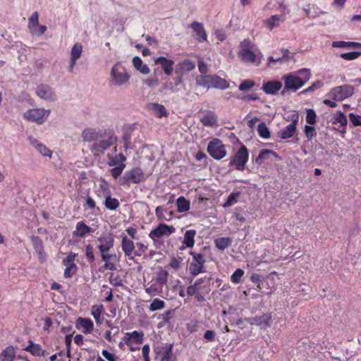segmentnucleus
I'll list each match as a JSON object with an SVG mask.
<instances>
[{"instance_id":"f03ea898","label":"nucleus","mask_w":361,"mask_h":361,"mask_svg":"<svg viewBox=\"0 0 361 361\" xmlns=\"http://www.w3.org/2000/svg\"><path fill=\"white\" fill-rule=\"evenodd\" d=\"M297 73L300 75V76L291 73L283 77V80H284V90L282 91L283 94L286 90L296 92L302 87L311 77L310 71L307 68L300 69Z\"/></svg>"},{"instance_id":"0e129e2a","label":"nucleus","mask_w":361,"mask_h":361,"mask_svg":"<svg viewBox=\"0 0 361 361\" xmlns=\"http://www.w3.org/2000/svg\"><path fill=\"white\" fill-rule=\"evenodd\" d=\"M250 280L252 283L257 284L258 288H261L262 283V277L258 274H252Z\"/></svg>"},{"instance_id":"393cba45","label":"nucleus","mask_w":361,"mask_h":361,"mask_svg":"<svg viewBox=\"0 0 361 361\" xmlns=\"http://www.w3.org/2000/svg\"><path fill=\"white\" fill-rule=\"evenodd\" d=\"M297 121L293 120L291 123L281 129L279 132V136L281 139H287L291 137L296 130Z\"/></svg>"},{"instance_id":"412c9836","label":"nucleus","mask_w":361,"mask_h":361,"mask_svg":"<svg viewBox=\"0 0 361 361\" xmlns=\"http://www.w3.org/2000/svg\"><path fill=\"white\" fill-rule=\"evenodd\" d=\"M282 87V82L278 80H272L264 82L262 90L268 94H276Z\"/></svg>"},{"instance_id":"ddd939ff","label":"nucleus","mask_w":361,"mask_h":361,"mask_svg":"<svg viewBox=\"0 0 361 361\" xmlns=\"http://www.w3.org/2000/svg\"><path fill=\"white\" fill-rule=\"evenodd\" d=\"M36 94L45 101L53 102L56 100V94L54 89L46 84H40L35 90Z\"/></svg>"},{"instance_id":"dca6fc26","label":"nucleus","mask_w":361,"mask_h":361,"mask_svg":"<svg viewBox=\"0 0 361 361\" xmlns=\"http://www.w3.org/2000/svg\"><path fill=\"white\" fill-rule=\"evenodd\" d=\"M97 245L100 252H107L114 246V238L111 235H102L97 238Z\"/></svg>"},{"instance_id":"49530a36","label":"nucleus","mask_w":361,"mask_h":361,"mask_svg":"<svg viewBox=\"0 0 361 361\" xmlns=\"http://www.w3.org/2000/svg\"><path fill=\"white\" fill-rule=\"evenodd\" d=\"M214 243L218 249L224 250L231 245V239L230 238H219L214 240Z\"/></svg>"},{"instance_id":"052dcab7","label":"nucleus","mask_w":361,"mask_h":361,"mask_svg":"<svg viewBox=\"0 0 361 361\" xmlns=\"http://www.w3.org/2000/svg\"><path fill=\"white\" fill-rule=\"evenodd\" d=\"M240 49H253L256 51L257 47L249 39H246L240 42Z\"/></svg>"},{"instance_id":"4c0bfd02","label":"nucleus","mask_w":361,"mask_h":361,"mask_svg":"<svg viewBox=\"0 0 361 361\" xmlns=\"http://www.w3.org/2000/svg\"><path fill=\"white\" fill-rule=\"evenodd\" d=\"M150 109L158 118L167 116L166 109L162 104L152 103L150 104Z\"/></svg>"},{"instance_id":"72a5a7b5","label":"nucleus","mask_w":361,"mask_h":361,"mask_svg":"<svg viewBox=\"0 0 361 361\" xmlns=\"http://www.w3.org/2000/svg\"><path fill=\"white\" fill-rule=\"evenodd\" d=\"M16 357V351L13 346H8L0 354V361H13Z\"/></svg>"},{"instance_id":"423d86ee","label":"nucleus","mask_w":361,"mask_h":361,"mask_svg":"<svg viewBox=\"0 0 361 361\" xmlns=\"http://www.w3.org/2000/svg\"><path fill=\"white\" fill-rule=\"evenodd\" d=\"M354 93V87L350 85H343L332 88L328 96L333 100L342 101L351 97Z\"/></svg>"},{"instance_id":"338daca9","label":"nucleus","mask_w":361,"mask_h":361,"mask_svg":"<svg viewBox=\"0 0 361 361\" xmlns=\"http://www.w3.org/2000/svg\"><path fill=\"white\" fill-rule=\"evenodd\" d=\"M216 337V332L212 330H207L204 332V338L209 342H212L214 341Z\"/></svg>"},{"instance_id":"69168bd1","label":"nucleus","mask_w":361,"mask_h":361,"mask_svg":"<svg viewBox=\"0 0 361 361\" xmlns=\"http://www.w3.org/2000/svg\"><path fill=\"white\" fill-rule=\"evenodd\" d=\"M102 355L108 361H116L118 360V357L111 353H109L106 350H103L102 351Z\"/></svg>"},{"instance_id":"79ce46f5","label":"nucleus","mask_w":361,"mask_h":361,"mask_svg":"<svg viewBox=\"0 0 361 361\" xmlns=\"http://www.w3.org/2000/svg\"><path fill=\"white\" fill-rule=\"evenodd\" d=\"M271 155L276 156V153L271 150L263 149L262 150L258 157L256 158V163L259 165L262 164L264 160L268 159Z\"/></svg>"},{"instance_id":"2f4dec72","label":"nucleus","mask_w":361,"mask_h":361,"mask_svg":"<svg viewBox=\"0 0 361 361\" xmlns=\"http://www.w3.org/2000/svg\"><path fill=\"white\" fill-rule=\"evenodd\" d=\"M133 64L136 70L141 73L147 75L149 73V68L147 64H144L142 59L139 56H135L133 59Z\"/></svg>"},{"instance_id":"e2e57ef3","label":"nucleus","mask_w":361,"mask_h":361,"mask_svg":"<svg viewBox=\"0 0 361 361\" xmlns=\"http://www.w3.org/2000/svg\"><path fill=\"white\" fill-rule=\"evenodd\" d=\"M349 118L354 126H361V116L354 113L349 114Z\"/></svg>"},{"instance_id":"774afa93","label":"nucleus","mask_w":361,"mask_h":361,"mask_svg":"<svg viewBox=\"0 0 361 361\" xmlns=\"http://www.w3.org/2000/svg\"><path fill=\"white\" fill-rule=\"evenodd\" d=\"M142 354L144 361H150L149 356V344H145L142 346Z\"/></svg>"},{"instance_id":"8fccbe9b","label":"nucleus","mask_w":361,"mask_h":361,"mask_svg":"<svg viewBox=\"0 0 361 361\" xmlns=\"http://www.w3.org/2000/svg\"><path fill=\"white\" fill-rule=\"evenodd\" d=\"M257 132L259 133V135L264 139H268L270 137L269 130L267 125L264 122L258 125Z\"/></svg>"},{"instance_id":"c03bdc74","label":"nucleus","mask_w":361,"mask_h":361,"mask_svg":"<svg viewBox=\"0 0 361 361\" xmlns=\"http://www.w3.org/2000/svg\"><path fill=\"white\" fill-rule=\"evenodd\" d=\"M195 67V63L191 60L186 59L178 64V69L182 72H190Z\"/></svg>"},{"instance_id":"0eeeda50","label":"nucleus","mask_w":361,"mask_h":361,"mask_svg":"<svg viewBox=\"0 0 361 361\" xmlns=\"http://www.w3.org/2000/svg\"><path fill=\"white\" fill-rule=\"evenodd\" d=\"M190 255L192 256V259L189 264V272L192 276L204 273L205 271L204 263L206 262L204 256L201 253H196L195 252H190Z\"/></svg>"},{"instance_id":"c85d7f7f","label":"nucleus","mask_w":361,"mask_h":361,"mask_svg":"<svg viewBox=\"0 0 361 361\" xmlns=\"http://www.w3.org/2000/svg\"><path fill=\"white\" fill-rule=\"evenodd\" d=\"M29 343L30 345L25 348L26 351L30 352L35 356L40 357L47 355L46 351L42 349L39 344L34 343L32 341H29Z\"/></svg>"},{"instance_id":"9d476101","label":"nucleus","mask_w":361,"mask_h":361,"mask_svg":"<svg viewBox=\"0 0 361 361\" xmlns=\"http://www.w3.org/2000/svg\"><path fill=\"white\" fill-rule=\"evenodd\" d=\"M249 154L245 145H243L235 153L233 159L230 161L229 165H235L238 171H243L245 164L248 161Z\"/></svg>"},{"instance_id":"9b49d317","label":"nucleus","mask_w":361,"mask_h":361,"mask_svg":"<svg viewBox=\"0 0 361 361\" xmlns=\"http://www.w3.org/2000/svg\"><path fill=\"white\" fill-rule=\"evenodd\" d=\"M239 56L241 60L245 63H254L259 66L262 60L263 55L257 48L256 51L253 49H240Z\"/></svg>"},{"instance_id":"f8f14e48","label":"nucleus","mask_w":361,"mask_h":361,"mask_svg":"<svg viewBox=\"0 0 361 361\" xmlns=\"http://www.w3.org/2000/svg\"><path fill=\"white\" fill-rule=\"evenodd\" d=\"M176 231L173 226H169L166 224H159L157 227L151 231L149 233V237L153 240L156 241L157 239L168 237Z\"/></svg>"},{"instance_id":"5701e85b","label":"nucleus","mask_w":361,"mask_h":361,"mask_svg":"<svg viewBox=\"0 0 361 361\" xmlns=\"http://www.w3.org/2000/svg\"><path fill=\"white\" fill-rule=\"evenodd\" d=\"M77 328H82V331L85 334L92 332L94 329L93 322L90 318L79 317L76 320Z\"/></svg>"},{"instance_id":"a211bd4d","label":"nucleus","mask_w":361,"mask_h":361,"mask_svg":"<svg viewBox=\"0 0 361 361\" xmlns=\"http://www.w3.org/2000/svg\"><path fill=\"white\" fill-rule=\"evenodd\" d=\"M156 65H159L166 75H170L173 71L174 61L164 56H159L154 60Z\"/></svg>"},{"instance_id":"ea45409f","label":"nucleus","mask_w":361,"mask_h":361,"mask_svg":"<svg viewBox=\"0 0 361 361\" xmlns=\"http://www.w3.org/2000/svg\"><path fill=\"white\" fill-rule=\"evenodd\" d=\"M168 276L169 273L166 270L160 269L156 273L155 281L163 287L167 283Z\"/></svg>"},{"instance_id":"6e6d98bb","label":"nucleus","mask_w":361,"mask_h":361,"mask_svg":"<svg viewBox=\"0 0 361 361\" xmlns=\"http://www.w3.org/2000/svg\"><path fill=\"white\" fill-rule=\"evenodd\" d=\"M244 274V271L241 269H237L231 276V280L234 283H238Z\"/></svg>"},{"instance_id":"c756f323","label":"nucleus","mask_w":361,"mask_h":361,"mask_svg":"<svg viewBox=\"0 0 361 361\" xmlns=\"http://www.w3.org/2000/svg\"><path fill=\"white\" fill-rule=\"evenodd\" d=\"M102 259L105 262L104 267L106 269L114 271L116 269V267L109 261L111 259H116L117 257L116 253L108 254L106 252L101 253Z\"/></svg>"},{"instance_id":"4d7b16f0","label":"nucleus","mask_w":361,"mask_h":361,"mask_svg":"<svg viewBox=\"0 0 361 361\" xmlns=\"http://www.w3.org/2000/svg\"><path fill=\"white\" fill-rule=\"evenodd\" d=\"M137 250L134 251L135 256H141L143 253H145L148 247L147 245L144 244L142 242H137L136 243Z\"/></svg>"},{"instance_id":"13d9d810","label":"nucleus","mask_w":361,"mask_h":361,"mask_svg":"<svg viewBox=\"0 0 361 361\" xmlns=\"http://www.w3.org/2000/svg\"><path fill=\"white\" fill-rule=\"evenodd\" d=\"M255 86V82L252 80H245L239 85L240 91H245Z\"/></svg>"},{"instance_id":"4468645a","label":"nucleus","mask_w":361,"mask_h":361,"mask_svg":"<svg viewBox=\"0 0 361 361\" xmlns=\"http://www.w3.org/2000/svg\"><path fill=\"white\" fill-rule=\"evenodd\" d=\"M123 178L126 183L137 184L145 181L147 179V176L140 168L136 167L127 171L124 174Z\"/></svg>"},{"instance_id":"f257e3e1","label":"nucleus","mask_w":361,"mask_h":361,"mask_svg":"<svg viewBox=\"0 0 361 361\" xmlns=\"http://www.w3.org/2000/svg\"><path fill=\"white\" fill-rule=\"evenodd\" d=\"M85 142H92L90 147L94 156L99 157L111 148L116 142V137L112 135H106L102 130L94 128H86L81 133Z\"/></svg>"},{"instance_id":"3c124183","label":"nucleus","mask_w":361,"mask_h":361,"mask_svg":"<svg viewBox=\"0 0 361 361\" xmlns=\"http://www.w3.org/2000/svg\"><path fill=\"white\" fill-rule=\"evenodd\" d=\"M240 195V192H232L231 193L226 201L223 204V207L226 208V207H229L232 205H233L234 204H235L237 202H238V198Z\"/></svg>"},{"instance_id":"7c9ffc66","label":"nucleus","mask_w":361,"mask_h":361,"mask_svg":"<svg viewBox=\"0 0 361 361\" xmlns=\"http://www.w3.org/2000/svg\"><path fill=\"white\" fill-rule=\"evenodd\" d=\"M91 228L86 225L83 221H79L76 224L75 230L73 234L75 237H84L86 234L90 233Z\"/></svg>"},{"instance_id":"f3484780","label":"nucleus","mask_w":361,"mask_h":361,"mask_svg":"<svg viewBox=\"0 0 361 361\" xmlns=\"http://www.w3.org/2000/svg\"><path fill=\"white\" fill-rule=\"evenodd\" d=\"M82 52V45L79 42L75 43L71 50V59L68 67V71L70 72H72L73 71V68L76 63V61L78 59L80 58Z\"/></svg>"},{"instance_id":"bb28decb","label":"nucleus","mask_w":361,"mask_h":361,"mask_svg":"<svg viewBox=\"0 0 361 361\" xmlns=\"http://www.w3.org/2000/svg\"><path fill=\"white\" fill-rule=\"evenodd\" d=\"M200 121L204 126L213 127L217 123V116L209 111L200 118Z\"/></svg>"},{"instance_id":"37998d69","label":"nucleus","mask_w":361,"mask_h":361,"mask_svg":"<svg viewBox=\"0 0 361 361\" xmlns=\"http://www.w3.org/2000/svg\"><path fill=\"white\" fill-rule=\"evenodd\" d=\"M178 211L179 212H185L190 209V202L184 197H180L176 200Z\"/></svg>"},{"instance_id":"6e6552de","label":"nucleus","mask_w":361,"mask_h":361,"mask_svg":"<svg viewBox=\"0 0 361 361\" xmlns=\"http://www.w3.org/2000/svg\"><path fill=\"white\" fill-rule=\"evenodd\" d=\"M207 152L214 159L220 160L226 156V146L217 138L212 140L207 146Z\"/></svg>"},{"instance_id":"6ab92c4d","label":"nucleus","mask_w":361,"mask_h":361,"mask_svg":"<svg viewBox=\"0 0 361 361\" xmlns=\"http://www.w3.org/2000/svg\"><path fill=\"white\" fill-rule=\"evenodd\" d=\"M272 323L271 316L270 314H263L259 317H255L250 319V324L259 326L262 329H267L271 326Z\"/></svg>"},{"instance_id":"bf43d9fd","label":"nucleus","mask_w":361,"mask_h":361,"mask_svg":"<svg viewBox=\"0 0 361 361\" xmlns=\"http://www.w3.org/2000/svg\"><path fill=\"white\" fill-rule=\"evenodd\" d=\"M306 121L310 125H314L316 123V113L313 109H307Z\"/></svg>"},{"instance_id":"4be33fe9","label":"nucleus","mask_w":361,"mask_h":361,"mask_svg":"<svg viewBox=\"0 0 361 361\" xmlns=\"http://www.w3.org/2000/svg\"><path fill=\"white\" fill-rule=\"evenodd\" d=\"M121 248L126 256L133 259L135 246L133 241L126 235L122 236Z\"/></svg>"},{"instance_id":"b1692460","label":"nucleus","mask_w":361,"mask_h":361,"mask_svg":"<svg viewBox=\"0 0 361 361\" xmlns=\"http://www.w3.org/2000/svg\"><path fill=\"white\" fill-rule=\"evenodd\" d=\"M144 334L142 331H133L132 332H127L125 336V341L126 344L130 342H133L136 344H141L143 341Z\"/></svg>"},{"instance_id":"20e7f679","label":"nucleus","mask_w":361,"mask_h":361,"mask_svg":"<svg viewBox=\"0 0 361 361\" xmlns=\"http://www.w3.org/2000/svg\"><path fill=\"white\" fill-rule=\"evenodd\" d=\"M109 78L113 86L121 87L129 82L130 75L127 71L126 67L120 62H118L111 68Z\"/></svg>"},{"instance_id":"2eb2a0df","label":"nucleus","mask_w":361,"mask_h":361,"mask_svg":"<svg viewBox=\"0 0 361 361\" xmlns=\"http://www.w3.org/2000/svg\"><path fill=\"white\" fill-rule=\"evenodd\" d=\"M173 345L172 344H164L161 346L154 348V351L155 353L154 358L160 359V361H173Z\"/></svg>"},{"instance_id":"aec40b11","label":"nucleus","mask_w":361,"mask_h":361,"mask_svg":"<svg viewBox=\"0 0 361 361\" xmlns=\"http://www.w3.org/2000/svg\"><path fill=\"white\" fill-rule=\"evenodd\" d=\"M30 144L42 156L51 158L52 152L35 138L29 137Z\"/></svg>"},{"instance_id":"a878e982","label":"nucleus","mask_w":361,"mask_h":361,"mask_svg":"<svg viewBox=\"0 0 361 361\" xmlns=\"http://www.w3.org/2000/svg\"><path fill=\"white\" fill-rule=\"evenodd\" d=\"M190 27L193 29L195 32V37L199 42H204L207 40L206 31L202 24L198 22H193Z\"/></svg>"},{"instance_id":"680f3d73","label":"nucleus","mask_w":361,"mask_h":361,"mask_svg":"<svg viewBox=\"0 0 361 361\" xmlns=\"http://www.w3.org/2000/svg\"><path fill=\"white\" fill-rule=\"evenodd\" d=\"M305 133L308 140H312L317 135L315 128L311 126H305Z\"/></svg>"},{"instance_id":"f704fd0d","label":"nucleus","mask_w":361,"mask_h":361,"mask_svg":"<svg viewBox=\"0 0 361 361\" xmlns=\"http://www.w3.org/2000/svg\"><path fill=\"white\" fill-rule=\"evenodd\" d=\"M97 196L101 197H106L111 195V190L107 182L102 180L99 184V187L96 191Z\"/></svg>"},{"instance_id":"864d4df0","label":"nucleus","mask_w":361,"mask_h":361,"mask_svg":"<svg viewBox=\"0 0 361 361\" xmlns=\"http://www.w3.org/2000/svg\"><path fill=\"white\" fill-rule=\"evenodd\" d=\"M66 267L64 271V277L65 278H71L72 277L77 271V266L75 264H72L69 265H65Z\"/></svg>"},{"instance_id":"58836bf2","label":"nucleus","mask_w":361,"mask_h":361,"mask_svg":"<svg viewBox=\"0 0 361 361\" xmlns=\"http://www.w3.org/2000/svg\"><path fill=\"white\" fill-rule=\"evenodd\" d=\"M32 243L35 252L37 253L39 257L44 259V247L42 241L38 237L32 238Z\"/></svg>"},{"instance_id":"a18cd8bd","label":"nucleus","mask_w":361,"mask_h":361,"mask_svg":"<svg viewBox=\"0 0 361 361\" xmlns=\"http://www.w3.org/2000/svg\"><path fill=\"white\" fill-rule=\"evenodd\" d=\"M332 123L334 125L339 123L341 126H345L348 123L347 117L343 112L338 111L334 117Z\"/></svg>"},{"instance_id":"cd10ccee","label":"nucleus","mask_w":361,"mask_h":361,"mask_svg":"<svg viewBox=\"0 0 361 361\" xmlns=\"http://www.w3.org/2000/svg\"><path fill=\"white\" fill-rule=\"evenodd\" d=\"M145 290L149 296L153 297L161 295L163 292V287L155 281L154 283H149Z\"/></svg>"},{"instance_id":"7ed1b4c3","label":"nucleus","mask_w":361,"mask_h":361,"mask_svg":"<svg viewBox=\"0 0 361 361\" xmlns=\"http://www.w3.org/2000/svg\"><path fill=\"white\" fill-rule=\"evenodd\" d=\"M112 147V152L106 154L107 164L110 166H114L110 172L111 176L116 179L126 168V157L123 153H117V147L115 144Z\"/></svg>"},{"instance_id":"c9c22d12","label":"nucleus","mask_w":361,"mask_h":361,"mask_svg":"<svg viewBox=\"0 0 361 361\" xmlns=\"http://www.w3.org/2000/svg\"><path fill=\"white\" fill-rule=\"evenodd\" d=\"M104 312V307L102 305H95L92 307L91 314L95 319L97 324H102V315Z\"/></svg>"},{"instance_id":"e433bc0d","label":"nucleus","mask_w":361,"mask_h":361,"mask_svg":"<svg viewBox=\"0 0 361 361\" xmlns=\"http://www.w3.org/2000/svg\"><path fill=\"white\" fill-rule=\"evenodd\" d=\"M196 235L195 230H188L185 231L183 239V244L187 247H192L195 244V237Z\"/></svg>"},{"instance_id":"603ef678","label":"nucleus","mask_w":361,"mask_h":361,"mask_svg":"<svg viewBox=\"0 0 361 361\" xmlns=\"http://www.w3.org/2000/svg\"><path fill=\"white\" fill-rule=\"evenodd\" d=\"M37 26H39V15L34 12L28 19V27L32 30Z\"/></svg>"},{"instance_id":"de8ad7c7","label":"nucleus","mask_w":361,"mask_h":361,"mask_svg":"<svg viewBox=\"0 0 361 361\" xmlns=\"http://www.w3.org/2000/svg\"><path fill=\"white\" fill-rule=\"evenodd\" d=\"M165 307V302L164 300L159 298H155L152 300L150 305L149 306V310L151 312H154L157 310H162Z\"/></svg>"},{"instance_id":"473e14b6","label":"nucleus","mask_w":361,"mask_h":361,"mask_svg":"<svg viewBox=\"0 0 361 361\" xmlns=\"http://www.w3.org/2000/svg\"><path fill=\"white\" fill-rule=\"evenodd\" d=\"M283 19L279 15H273L270 18L264 20L265 25L270 30L279 26L280 22H283Z\"/></svg>"},{"instance_id":"5fc2aeb1","label":"nucleus","mask_w":361,"mask_h":361,"mask_svg":"<svg viewBox=\"0 0 361 361\" xmlns=\"http://www.w3.org/2000/svg\"><path fill=\"white\" fill-rule=\"evenodd\" d=\"M361 56V52L360 51H352L348 53H343L341 54V57L347 61H352L357 59Z\"/></svg>"},{"instance_id":"a19ab883","label":"nucleus","mask_w":361,"mask_h":361,"mask_svg":"<svg viewBox=\"0 0 361 361\" xmlns=\"http://www.w3.org/2000/svg\"><path fill=\"white\" fill-rule=\"evenodd\" d=\"M104 204L109 210H116L120 206V202L118 199L111 197L110 195L105 198Z\"/></svg>"},{"instance_id":"39448f33","label":"nucleus","mask_w":361,"mask_h":361,"mask_svg":"<svg viewBox=\"0 0 361 361\" xmlns=\"http://www.w3.org/2000/svg\"><path fill=\"white\" fill-rule=\"evenodd\" d=\"M196 83L202 87L209 89L211 87L225 90L229 87L225 79L216 75H205L197 78Z\"/></svg>"},{"instance_id":"09e8293b","label":"nucleus","mask_w":361,"mask_h":361,"mask_svg":"<svg viewBox=\"0 0 361 361\" xmlns=\"http://www.w3.org/2000/svg\"><path fill=\"white\" fill-rule=\"evenodd\" d=\"M281 51L283 53V56L281 57L274 58L273 56H269L268 58V64L271 65V63H275V62L282 63V62L287 61L288 60V50L282 49Z\"/></svg>"},{"instance_id":"1a4fd4ad","label":"nucleus","mask_w":361,"mask_h":361,"mask_svg":"<svg viewBox=\"0 0 361 361\" xmlns=\"http://www.w3.org/2000/svg\"><path fill=\"white\" fill-rule=\"evenodd\" d=\"M50 114V110L44 109H32L25 111L23 117L28 121L35 122L38 124L43 123Z\"/></svg>"}]
</instances>
